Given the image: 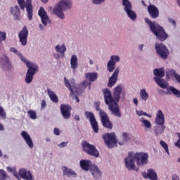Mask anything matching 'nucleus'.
I'll use <instances>...</instances> for the list:
<instances>
[{
	"label": "nucleus",
	"mask_w": 180,
	"mask_h": 180,
	"mask_svg": "<svg viewBox=\"0 0 180 180\" xmlns=\"http://www.w3.org/2000/svg\"><path fill=\"white\" fill-rule=\"evenodd\" d=\"M1 63H3V64H6L7 65H11V63L9 62V58L6 56V55H3L0 60Z\"/></svg>",
	"instance_id": "4c0bfd02"
},
{
	"label": "nucleus",
	"mask_w": 180,
	"mask_h": 180,
	"mask_svg": "<svg viewBox=\"0 0 180 180\" xmlns=\"http://www.w3.org/2000/svg\"><path fill=\"white\" fill-rule=\"evenodd\" d=\"M142 123H143L145 127H146L147 129H150L151 127V122L147 121L146 120H143L142 121Z\"/></svg>",
	"instance_id": "49530a36"
},
{
	"label": "nucleus",
	"mask_w": 180,
	"mask_h": 180,
	"mask_svg": "<svg viewBox=\"0 0 180 180\" xmlns=\"http://www.w3.org/2000/svg\"><path fill=\"white\" fill-rule=\"evenodd\" d=\"M10 51L11 53H18V49L15 48H11Z\"/></svg>",
	"instance_id": "6e6d98bb"
},
{
	"label": "nucleus",
	"mask_w": 180,
	"mask_h": 180,
	"mask_svg": "<svg viewBox=\"0 0 180 180\" xmlns=\"http://www.w3.org/2000/svg\"><path fill=\"white\" fill-rule=\"evenodd\" d=\"M103 2H105V0H93V4H95L96 5H99Z\"/></svg>",
	"instance_id": "09e8293b"
},
{
	"label": "nucleus",
	"mask_w": 180,
	"mask_h": 180,
	"mask_svg": "<svg viewBox=\"0 0 180 180\" xmlns=\"http://www.w3.org/2000/svg\"><path fill=\"white\" fill-rule=\"evenodd\" d=\"M62 170L63 172V175H65L66 176H68V178H77V174L75 173V172H74V170H72V169H70L65 166H63L62 167Z\"/></svg>",
	"instance_id": "4be33fe9"
},
{
	"label": "nucleus",
	"mask_w": 180,
	"mask_h": 180,
	"mask_svg": "<svg viewBox=\"0 0 180 180\" xmlns=\"http://www.w3.org/2000/svg\"><path fill=\"white\" fill-rule=\"evenodd\" d=\"M145 22L148 25L150 32L155 36L156 40H158V41H165L168 39L169 35L162 26L157 24L155 21L150 20L147 18H145Z\"/></svg>",
	"instance_id": "7ed1b4c3"
},
{
	"label": "nucleus",
	"mask_w": 180,
	"mask_h": 180,
	"mask_svg": "<svg viewBox=\"0 0 180 180\" xmlns=\"http://www.w3.org/2000/svg\"><path fill=\"white\" fill-rule=\"evenodd\" d=\"M90 172H91V175L94 176V178H96V179L102 176V172H101V169H99L98 167L95 165H91Z\"/></svg>",
	"instance_id": "5701e85b"
},
{
	"label": "nucleus",
	"mask_w": 180,
	"mask_h": 180,
	"mask_svg": "<svg viewBox=\"0 0 180 180\" xmlns=\"http://www.w3.org/2000/svg\"><path fill=\"white\" fill-rule=\"evenodd\" d=\"M0 179H6V172L4 169H0Z\"/></svg>",
	"instance_id": "c03bdc74"
},
{
	"label": "nucleus",
	"mask_w": 180,
	"mask_h": 180,
	"mask_svg": "<svg viewBox=\"0 0 180 180\" xmlns=\"http://www.w3.org/2000/svg\"><path fill=\"white\" fill-rule=\"evenodd\" d=\"M4 130H5V127H4L3 124L0 123V131H4Z\"/></svg>",
	"instance_id": "680f3d73"
},
{
	"label": "nucleus",
	"mask_w": 180,
	"mask_h": 180,
	"mask_svg": "<svg viewBox=\"0 0 180 180\" xmlns=\"http://www.w3.org/2000/svg\"><path fill=\"white\" fill-rule=\"evenodd\" d=\"M136 160L137 165H147L148 164V154L146 153H134L129 152L128 156L124 158L125 167L129 171H137L134 160Z\"/></svg>",
	"instance_id": "f03ea898"
},
{
	"label": "nucleus",
	"mask_w": 180,
	"mask_h": 180,
	"mask_svg": "<svg viewBox=\"0 0 180 180\" xmlns=\"http://www.w3.org/2000/svg\"><path fill=\"white\" fill-rule=\"evenodd\" d=\"M55 50L57 53H60L63 58L65 57V51H67V47L65 44H63L62 45H57L55 46Z\"/></svg>",
	"instance_id": "b1692460"
},
{
	"label": "nucleus",
	"mask_w": 180,
	"mask_h": 180,
	"mask_svg": "<svg viewBox=\"0 0 180 180\" xmlns=\"http://www.w3.org/2000/svg\"><path fill=\"white\" fill-rule=\"evenodd\" d=\"M143 116H146L147 117H151L150 115L147 114V112H143Z\"/></svg>",
	"instance_id": "0e129e2a"
},
{
	"label": "nucleus",
	"mask_w": 180,
	"mask_h": 180,
	"mask_svg": "<svg viewBox=\"0 0 180 180\" xmlns=\"http://www.w3.org/2000/svg\"><path fill=\"white\" fill-rule=\"evenodd\" d=\"M53 133L54 134H56V136H60V129H58V128H55L53 130Z\"/></svg>",
	"instance_id": "3c124183"
},
{
	"label": "nucleus",
	"mask_w": 180,
	"mask_h": 180,
	"mask_svg": "<svg viewBox=\"0 0 180 180\" xmlns=\"http://www.w3.org/2000/svg\"><path fill=\"white\" fill-rule=\"evenodd\" d=\"M7 171H8V172H13V168L11 167H7Z\"/></svg>",
	"instance_id": "052dcab7"
},
{
	"label": "nucleus",
	"mask_w": 180,
	"mask_h": 180,
	"mask_svg": "<svg viewBox=\"0 0 180 180\" xmlns=\"http://www.w3.org/2000/svg\"><path fill=\"white\" fill-rule=\"evenodd\" d=\"M43 4H47L49 2V0H41Z\"/></svg>",
	"instance_id": "338daca9"
},
{
	"label": "nucleus",
	"mask_w": 180,
	"mask_h": 180,
	"mask_svg": "<svg viewBox=\"0 0 180 180\" xmlns=\"http://www.w3.org/2000/svg\"><path fill=\"white\" fill-rule=\"evenodd\" d=\"M72 108L70 105L61 104L60 105V112L64 119L68 120L71 117V110Z\"/></svg>",
	"instance_id": "4468645a"
},
{
	"label": "nucleus",
	"mask_w": 180,
	"mask_h": 180,
	"mask_svg": "<svg viewBox=\"0 0 180 180\" xmlns=\"http://www.w3.org/2000/svg\"><path fill=\"white\" fill-rule=\"evenodd\" d=\"M28 115H30V118L33 120L37 119V113L35 112L33 110H30L27 111Z\"/></svg>",
	"instance_id": "58836bf2"
},
{
	"label": "nucleus",
	"mask_w": 180,
	"mask_h": 180,
	"mask_svg": "<svg viewBox=\"0 0 180 180\" xmlns=\"http://www.w3.org/2000/svg\"><path fill=\"white\" fill-rule=\"evenodd\" d=\"M82 147L83 151L87 153L88 155H91V157H95L96 158L99 157V151L96 150V147L94 145L89 144L86 141H84L82 142Z\"/></svg>",
	"instance_id": "423d86ee"
},
{
	"label": "nucleus",
	"mask_w": 180,
	"mask_h": 180,
	"mask_svg": "<svg viewBox=\"0 0 180 180\" xmlns=\"http://www.w3.org/2000/svg\"><path fill=\"white\" fill-rule=\"evenodd\" d=\"M164 130H165V125H157L155 127V134L156 136H160L164 133Z\"/></svg>",
	"instance_id": "2f4dec72"
},
{
	"label": "nucleus",
	"mask_w": 180,
	"mask_h": 180,
	"mask_svg": "<svg viewBox=\"0 0 180 180\" xmlns=\"http://www.w3.org/2000/svg\"><path fill=\"white\" fill-rule=\"evenodd\" d=\"M21 136L28 147H30V148H33V140L32 139V137H30V135H29V134H27L25 131H22L21 132Z\"/></svg>",
	"instance_id": "412c9836"
},
{
	"label": "nucleus",
	"mask_w": 180,
	"mask_h": 180,
	"mask_svg": "<svg viewBox=\"0 0 180 180\" xmlns=\"http://www.w3.org/2000/svg\"><path fill=\"white\" fill-rule=\"evenodd\" d=\"M37 71H39V67L37 65H34V67L30 66V68H28L26 73V84H30L33 81V77L34 76V74H36Z\"/></svg>",
	"instance_id": "f8f14e48"
},
{
	"label": "nucleus",
	"mask_w": 180,
	"mask_h": 180,
	"mask_svg": "<svg viewBox=\"0 0 180 180\" xmlns=\"http://www.w3.org/2000/svg\"><path fill=\"white\" fill-rule=\"evenodd\" d=\"M167 77H175L176 71L175 70L169 69L166 72Z\"/></svg>",
	"instance_id": "a19ab883"
},
{
	"label": "nucleus",
	"mask_w": 180,
	"mask_h": 180,
	"mask_svg": "<svg viewBox=\"0 0 180 180\" xmlns=\"http://www.w3.org/2000/svg\"><path fill=\"white\" fill-rule=\"evenodd\" d=\"M38 15L41 18V22L44 26H47V23H51V21H50V18H49V15H47V12H46L44 8L40 7Z\"/></svg>",
	"instance_id": "2eb2a0df"
},
{
	"label": "nucleus",
	"mask_w": 180,
	"mask_h": 180,
	"mask_svg": "<svg viewBox=\"0 0 180 180\" xmlns=\"http://www.w3.org/2000/svg\"><path fill=\"white\" fill-rule=\"evenodd\" d=\"M153 74L155 75V77L162 78V77H165V70L162 68L160 69H154Z\"/></svg>",
	"instance_id": "c756f323"
},
{
	"label": "nucleus",
	"mask_w": 180,
	"mask_h": 180,
	"mask_svg": "<svg viewBox=\"0 0 180 180\" xmlns=\"http://www.w3.org/2000/svg\"><path fill=\"white\" fill-rule=\"evenodd\" d=\"M79 115H75V120H77V122H79Z\"/></svg>",
	"instance_id": "e2e57ef3"
},
{
	"label": "nucleus",
	"mask_w": 180,
	"mask_h": 180,
	"mask_svg": "<svg viewBox=\"0 0 180 180\" xmlns=\"http://www.w3.org/2000/svg\"><path fill=\"white\" fill-rule=\"evenodd\" d=\"M100 105L101 104L98 102L96 103V110H99V115H101V110H102L99 109Z\"/></svg>",
	"instance_id": "603ef678"
},
{
	"label": "nucleus",
	"mask_w": 180,
	"mask_h": 180,
	"mask_svg": "<svg viewBox=\"0 0 180 180\" xmlns=\"http://www.w3.org/2000/svg\"><path fill=\"white\" fill-rule=\"evenodd\" d=\"M46 100H42L41 101V108H46Z\"/></svg>",
	"instance_id": "864d4df0"
},
{
	"label": "nucleus",
	"mask_w": 180,
	"mask_h": 180,
	"mask_svg": "<svg viewBox=\"0 0 180 180\" xmlns=\"http://www.w3.org/2000/svg\"><path fill=\"white\" fill-rule=\"evenodd\" d=\"M167 92L169 94L170 92H172V94H174V95H175L176 96V98H180V91H179L178 89H176L174 86H171V87L167 88Z\"/></svg>",
	"instance_id": "72a5a7b5"
},
{
	"label": "nucleus",
	"mask_w": 180,
	"mask_h": 180,
	"mask_svg": "<svg viewBox=\"0 0 180 180\" xmlns=\"http://www.w3.org/2000/svg\"><path fill=\"white\" fill-rule=\"evenodd\" d=\"M144 47V45L143 44H141V45H139V50H143V48Z\"/></svg>",
	"instance_id": "69168bd1"
},
{
	"label": "nucleus",
	"mask_w": 180,
	"mask_h": 180,
	"mask_svg": "<svg viewBox=\"0 0 180 180\" xmlns=\"http://www.w3.org/2000/svg\"><path fill=\"white\" fill-rule=\"evenodd\" d=\"M168 20L169 22V23H172L173 26H174V27H176V22L175 21V20L172 19V18H168Z\"/></svg>",
	"instance_id": "8fccbe9b"
},
{
	"label": "nucleus",
	"mask_w": 180,
	"mask_h": 180,
	"mask_svg": "<svg viewBox=\"0 0 180 180\" xmlns=\"http://www.w3.org/2000/svg\"><path fill=\"white\" fill-rule=\"evenodd\" d=\"M48 95L53 103H58V96L54 93V91H51L50 89H47Z\"/></svg>",
	"instance_id": "bb28decb"
},
{
	"label": "nucleus",
	"mask_w": 180,
	"mask_h": 180,
	"mask_svg": "<svg viewBox=\"0 0 180 180\" xmlns=\"http://www.w3.org/2000/svg\"><path fill=\"white\" fill-rule=\"evenodd\" d=\"M27 36H29V30H27L26 26H24L18 34L20 43H21L22 46L27 44Z\"/></svg>",
	"instance_id": "ddd939ff"
},
{
	"label": "nucleus",
	"mask_w": 180,
	"mask_h": 180,
	"mask_svg": "<svg viewBox=\"0 0 180 180\" xmlns=\"http://www.w3.org/2000/svg\"><path fill=\"white\" fill-rule=\"evenodd\" d=\"M100 117L103 127H105V129H109V130H112V129H113V124H112V122L109 120L108 114H106V112H105L103 110H100Z\"/></svg>",
	"instance_id": "9b49d317"
},
{
	"label": "nucleus",
	"mask_w": 180,
	"mask_h": 180,
	"mask_svg": "<svg viewBox=\"0 0 180 180\" xmlns=\"http://www.w3.org/2000/svg\"><path fill=\"white\" fill-rule=\"evenodd\" d=\"M176 3L178 6H180V0H176Z\"/></svg>",
	"instance_id": "774afa93"
},
{
	"label": "nucleus",
	"mask_w": 180,
	"mask_h": 180,
	"mask_svg": "<svg viewBox=\"0 0 180 180\" xmlns=\"http://www.w3.org/2000/svg\"><path fill=\"white\" fill-rule=\"evenodd\" d=\"M80 167L83 171H91V167L95 165L92 164V161L89 160H82L79 161Z\"/></svg>",
	"instance_id": "aec40b11"
},
{
	"label": "nucleus",
	"mask_w": 180,
	"mask_h": 180,
	"mask_svg": "<svg viewBox=\"0 0 180 180\" xmlns=\"http://www.w3.org/2000/svg\"><path fill=\"white\" fill-rule=\"evenodd\" d=\"M144 112H143V110H139V111H136V115H138V116H143Z\"/></svg>",
	"instance_id": "5fc2aeb1"
},
{
	"label": "nucleus",
	"mask_w": 180,
	"mask_h": 180,
	"mask_svg": "<svg viewBox=\"0 0 180 180\" xmlns=\"http://www.w3.org/2000/svg\"><path fill=\"white\" fill-rule=\"evenodd\" d=\"M22 61H23V63H25V64H26L27 68H30V67H34V65H36V63H33L32 62H30L29 60H27V59L25 57H22L21 58Z\"/></svg>",
	"instance_id": "e433bc0d"
},
{
	"label": "nucleus",
	"mask_w": 180,
	"mask_h": 180,
	"mask_svg": "<svg viewBox=\"0 0 180 180\" xmlns=\"http://www.w3.org/2000/svg\"><path fill=\"white\" fill-rule=\"evenodd\" d=\"M155 49L156 54L162 60H167L169 56V50L164 44L155 43Z\"/></svg>",
	"instance_id": "0eeeda50"
},
{
	"label": "nucleus",
	"mask_w": 180,
	"mask_h": 180,
	"mask_svg": "<svg viewBox=\"0 0 180 180\" xmlns=\"http://www.w3.org/2000/svg\"><path fill=\"white\" fill-rule=\"evenodd\" d=\"M172 180H179V177L176 174L172 176Z\"/></svg>",
	"instance_id": "4d7b16f0"
},
{
	"label": "nucleus",
	"mask_w": 180,
	"mask_h": 180,
	"mask_svg": "<svg viewBox=\"0 0 180 180\" xmlns=\"http://www.w3.org/2000/svg\"><path fill=\"white\" fill-rule=\"evenodd\" d=\"M110 61H112L113 63H115V64H116L117 63H119V61H120V58L117 56H112L110 57Z\"/></svg>",
	"instance_id": "37998d69"
},
{
	"label": "nucleus",
	"mask_w": 180,
	"mask_h": 180,
	"mask_svg": "<svg viewBox=\"0 0 180 180\" xmlns=\"http://www.w3.org/2000/svg\"><path fill=\"white\" fill-rule=\"evenodd\" d=\"M147 176L150 180H157L158 177L157 176V173L153 169H150L148 170Z\"/></svg>",
	"instance_id": "7c9ffc66"
},
{
	"label": "nucleus",
	"mask_w": 180,
	"mask_h": 180,
	"mask_svg": "<svg viewBox=\"0 0 180 180\" xmlns=\"http://www.w3.org/2000/svg\"><path fill=\"white\" fill-rule=\"evenodd\" d=\"M85 116L86 119H89L94 133H98L99 126L98 125V122H96V118H95V115H94V112L86 111Z\"/></svg>",
	"instance_id": "9d476101"
},
{
	"label": "nucleus",
	"mask_w": 180,
	"mask_h": 180,
	"mask_svg": "<svg viewBox=\"0 0 180 180\" xmlns=\"http://www.w3.org/2000/svg\"><path fill=\"white\" fill-rule=\"evenodd\" d=\"M17 2L21 9V11H25V8L27 11V15L29 20H33V5L32 4V0H17Z\"/></svg>",
	"instance_id": "39448f33"
},
{
	"label": "nucleus",
	"mask_w": 180,
	"mask_h": 180,
	"mask_svg": "<svg viewBox=\"0 0 180 180\" xmlns=\"http://www.w3.org/2000/svg\"><path fill=\"white\" fill-rule=\"evenodd\" d=\"M155 123L157 125H164V124L165 123V116L164 115L161 110H159L158 113L156 114Z\"/></svg>",
	"instance_id": "a211bd4d"
},
{
	"label": "nucleus",
	"mask_w": 180,
	"mask_h": 180,
	"mask_svg": "<svg viewBox=\"0 0 180 180\" xmlns=\"http://www.w3.org/2000/svg\"><path fill=\"white\" fill-rule=\"evenodd\" d=\"M70 82H70V80L67 79V77H64V82L66 88L70 91V95H74V92H77V89H75V85L74 84L75 80L72 79L70 80Z\"/></svg>",
	"instance_id": "6ab92c4d"
},
{
	"label": "nucleus",
	"mask_w": 180,
	"mask_h": 180,
	"mask_svg": "<svg viewBox=\"0 0 180 180\" xmlns=\"http://www.w3.org/2000/svg\"><path fill=\"white\" fill-rule=\"evenodd\" d=\"M66 146H67V143L65 142H62L58 145L59 147H65Z\"/></svg>",
	"instance_id": "13d9d810"
},
{
	"label": "nucleus",
	"mask_w": 180,
	"mask_h": 180,
	"mask_svg": "<svg viewBox=\"0 0 180 180\" xmlns=\"http://www.w3.org/2000/svg\"><path fill=\"white\" fill-rule=\"evenodd\" d=\"M122 5L124 6V11H126L127 15L131 20H135L137 19V14L134 12L131 8L133 6H131V3L129 0H122Z\"/></svg>",
	"instance_id": "1a4fd4ad"
},
{
	"label": "nucleus",
	"mask_w": 180,
	"mask_h": 180,
	"mask_svg": "<svg viewBox=\"0 0 180 180\" xmlns=\"http://www.w3.org/2000/svg\"><path fill=\"white\" fill-rule=\"evenodd\" d=\"M0 117L4 120L6 119V112H5V110L4 109V108H2L1 105H0Z\"/></svg>",
	"instance_id": "79ce46f5"
},
{
	"label": "nucleus",
	"mask_w": 180,
	"mask_h": 180,
	"mask_svg": "<svg viewBox=\"0 0 180 180\" xmlns=\"http://www.w3.org/2000/svg\"><path fill=\"white\" fill-rule=\"evenodd\" d=\"M140 97L143 101H147V99H148V94L146 91V89H141Z\"/></svg>",
	"instance_id": "f704fd0d"
},
{
	"label": "nucleus",
	"mask_w": 180,
	"mask_h": 180,
	"mask_svg": "<svg viewBox=\"0 0 180 180\" xmlns=\"http://www.w3.org/2000/svg\"><path fill=\"white\" fill-rule=\"evenodd\" d=\"M133 102L136 105V106H137V105H139V100L137 98H134Z\"/></svg>",
	"instance_id": "bf43d9fd"
},
{
	"label": "nucleus",
	"mask_w": 180,
	"mask_h": 180,
	"mask_svg": "<svg viewBox=\"0 0 180 180\" xmlns=\"http://www.w3.org/2000/svg\"><path fill=\"white\" fill-rule=\"evenodd\" d=\"M154 79L156 84H158L160 88H162V89H165L167 86H168V83L165 81V79L158 77H154Z\"/></svg>",
	"instance_id": "393cba45"
},
{
	"label": "nucleus",
	"mask_w": 180,
	"mask_h": 180,
	"mask_svg": "<svg viewBox=\"0 0 180 180\" xmlns=\"http://www.w3.org/2000/svg\"><path fill=\"white\" fill-rule=\"evenodd\" d=\"M70 65H71V68L74 70L78 68V58H77V56L73 55L72 56L70 60Z\"/></svg>",
	"instance_id": "cd10ccee"
},
{
	"label": "nucleus",
	"mask_w": 180,
	"mask_h": 180,
	"mask_svg": "<svg viewBox=\"0 0 180 180\" xmlns=\"http://www.w3.org/2000/svg\"><path fill=\"white\" fill-rule=\"evenodd\" d=\"M119 67L116 68L112 76L108 79V86L112 88L116 82H117V77H119Z\"/></svg>",
	"instance_id": "f3484780"
},
{
	"label": "nucleus",
	"mask_w": 180,
	"mask_h": 180,
	"mask_svg": "<svg viewBox=\"0 0 180 180\" xmlns=\"http://www.w3.org/2000/svg\"><path fill=\"white\" fill-rule=\"evenodd\" d=\"M86 78L90 82H95L98 79V72H88L86 74Z\"/></svg>",
	"instance_id": "a878e982"
},
{
	"label": "nucleus",
	"mask_w": 180,
	"mask_h": 180,
	"mask_svg": "<svg viewBox=\"0 0 180 180\" xmlns=\"http://www.w3.org/2000/svg\"><path fill=\"white\" fill-rule=\"evenodd\" d=\"M11 15H13L15 19H19V16H20V10L19 9V6H15V8L11 7Z\"/></svg>",
	"instance_id": "c85d7f7f"
},
{
	"label": "nucleus",
	"mask_w": 180,
	"mask_h": 180,
	"mask_svg": "<svg viewBox=\"0 0 180 180\" xmlns=\"http://www.w3.org/2000/svg\"><path fill=\"white\" fill-rule=\"evenodd\" d=\"M160 144L164 148L165 153L169 155V149L168 148V144H167V143H165L164 141H160Z\"/></svg>",
	"instance_id": "ea45409f"
},
{
	"label": "nucleus",
	"mask_w": 180,
	"mask_h": 180,
	"mask_svg": "<svg viewBox=\"0 0 180 180\" xmlns=\"http://www.w3.org/2000/svg\"><path fill=\"white\" fill-rule=\"evenodd\" d=\"M148 13L152 19H157L160 16V11L154 4H150L148 6Z\"/></svg>",
	"instance_id": "dca6fc26"
},
{
	"label": "nucleus",
	"mask_w": 180,
	"mask_h": 180,
	"mask_svg": "<svg viewBox=\"0 0 180 180\" xmlns=\"http://www.w3.org/2000/svg\"><path fill=\"white\" fill-rule=\"evenodd\" d=\"M6 40V33L5 32H0V41Z\"/></svg>",
	"instance_id": "a18cd8bd"
},
{
	"label": "nucleus",
	"mask_w": 180,
	"mask_h": 180,
	"mask_svg": "<svg viewBox=\"0 0 180 180\" xmlns=\"http://www.w3.org/2000/svg\"><path fill=\"white\" fill-rule=\"evenodd\" d=\"M103 139L105 141V143L109 148H113L116 147L117 144V140H116V135L114 132L110 134H105L103 136Z\"/></svg>",
	"instance_id": "6e6552de"
},
{
	"label": "nucleus",
	"mask_w": 180,
	"mask_h": 180,
	"mask_svg": "<svg viewBox=\"0 0 180 180\" xmlns=\"http://www.w3.org/2000/svg\"><path fill=\"white\" fill-rule=\"evenodd\" d=\"M116 68V63L112 60H109L107 64V70L109 72H113Z\"/></svg>",
	"instance_id": "473e14b6"
},
{
	"label": "nucleus",
	"mask_w": 180,
	"mask_h": 180,
	"mask_svg": "<svg viewBox=\"0 0 180 180\" xmlns=\"http://www.w3.org/2000/svg\"><path fill=\"white\" fill-rule=\"evenodd\" d=\"M122 139H123V142H118L120 146H123V144H124V142L127 143V141H129L130 136L129 135V134L124 132L122 134Z\"/></svg>",
	"instance_id": "c9c22d12"
},
{
	"label": "nucleus",
	"mask_w": 180,
	"mask_h": 180,
	"mask_svg": "<svg viewBox=\"0 0 180 180\" xmlns=\"http://www.w3.org/2000/svg\"><path fill=\"white\" fill-rule=\"evenodd\" d=\"M82 84L83 85V86H84L85 88H86L87 86H89V89H91V82L85 80V81H83Z\"/></svg>",
	"instance_id": "de8ad7c7"
},
{
	"label": "nucleus",
	"mask_w": 180,
	"mask_h": 180,
	"mask_svg": "<svg viewBox=\"0 0 180 180\" xmlns=\"http://www.w3.org/2000/svg\"><path fill=\"white\" fill-rule=\"evenodd\" d=\"M103 94L104 95V101L105 105H108L109 110L112 112L115 116L117 117H122L120 113V108H119V104L117 102L120 101V94H122V86L118 85L114 89L112 93L109 89H103Z\"/></svg>",
	"instance_id": "f257e3e1"
},
{
	"label": "nucleus",
	"mask_w": 180,
	"mask_h": 180,
	"mask_svg": "<svg viewBox=\"0 0 180 180\" xmlns=\"http://www.w3.org/2000/svg\"><path fill=\"white\" fill-rule=\"evenodd\" d=\"M72 3H71V0H60L58 6L53 8V13L60 18V19H64L65 15H64V13L63 11H68V9H71V6Z\"/></svg>",
	"instance_id": "20e7f679"
}]
</instances>
